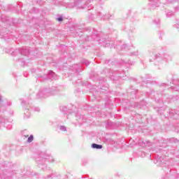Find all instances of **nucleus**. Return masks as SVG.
Wrapping results in <instances>:
<instances>
[{
	"instance_id": "f03ea898",
	"label": "nucleus",
	"mask_w": 179,
	"mask_h": 179,
	"mask_svg": "<svg viewBox=\"0 0 179 179\" xmlns=\"http://www.w3.org/2000/svg\"><path fill=\"white\" fill-rule=\"evenodd\" d=\"M33 139H34L33 136H30L28 138L27 142H29V143H30V142H33Z\"/></svg>"
},
{
	"instance_id": "7ed1b4c3",
	"label": "nucleus",
	"mask_w": 179,
	"mask_h": 179,
	"mask_svg": "<svg viewBox=\"0 0 179 179\" xmlns=\"http://www.w3.org/2000/svg\"><path fill=\"white\" fill-rule=\"evenodd\" d=\"M57 20L59 22H62L63 19H62V17H59V18H57Z\"/></svg>"
},
{
	"instance_id": "f257e3e1",
	"label": "nucleus",
	"mask_w": 179,
	"mask_h": 179,
	"mask_svg": "<svg viewBox=\"0 0 179 179\" xmlns=\"http://www.w3.org/2000/svg\"><path fill=\"white\" fill-rule=\"evenodd\" d=\"M92 148H94V149H103V145L94 143L92 144Z\"/></svg>"
}]
</instances>
